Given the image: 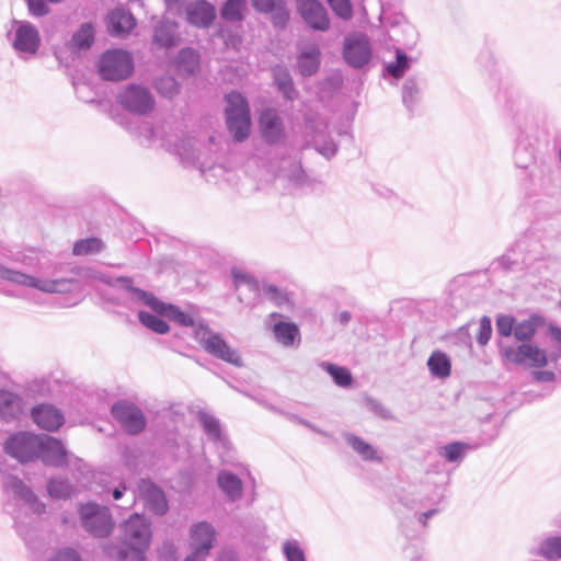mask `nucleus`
<instances>
[{"instance_id":"obj_11","label":"nucleus","mask_w":561,"mask_h":561,"mask_svg":"<svg viewBox=\"0 0 561 561\" xmlns=\"http://www.w3.org/2000/svg\"><path fill=\"white\" fill-rule=\"evenodd\" d=\"M118 103L129 113L146 115L154 107L151 92L139 84L126 85L117 95Z\"/></svg>"},{"instance_id":"obj_19","label":"nucleus","mask_w":561,"mask_h":561,"mask_svg":"<svg viewBox=\"0 0 561 561\" xmlns=\"http://www.w3.org/2000/svg\"><path fill=\"white\" fill-rule=\"evenodd\" d=\"M216 531L207 522H199L191 528L192 554L207 556L214 545Z\"/></svg>"},{"instance_id":"obj_46","label":"nucleus","mask_w":561,"mask_h":561,"mask_svg":"<svg viewBox=\"0 0 561 561\" xmlns=\"http://www.w3.org/2000/svg\"><path fill=\"white\" fill-rule=\"evenodd\" d=\"M138 318L141 324L156 333L164 334L169 331L168 323L160 319L158 314H152L147 311H139Z\"/></svg>"},{"instance_id":"obj_26","label":"nucleus","mask_w":561,"mask_h":561,"mask_svg":"<svg viewBox=\"0 0 561 561\" xmlns=\"http://www.w3.org/2000/svg\"><path fill=\"white\" fill-rule=\"evenodd\" d=\"M135 25L136 21L133 14L123 8H117L107 15V28L112 35H126Z\"/></svg>"},{"instance_id":"obj_31","label":"nucleus","mask_w":561,"mask_h":561,"mask_svg":"<svg viewBox=\"0 0 561 561\" xmlns=\"http://www.w3.org/2000/svg\"><path fill=\"white\" fill-rule=\"evenodd\" d=\"M479 447V444L454 442L438 448V455L448 462H460L466 455Z\"/></svg>"},{"instance_id":"obj_37","label":"nucleus","mask_w":561,"mask_h":561,"mask_svg":"<svg viewBox=\"0 0 561 561\" xmlns=\"http://www.w3.org/2000/svg\"><path fill=\"white\" fill-rule=\"evenodd\" d=\"M534 554L548 560L561 559V537L552 536L542 539Z\"/></svg>"},{"instance_id":"obj_24","label":"nucleus","mask_w":561,"mask_h":561,"mask_svg":"<svg viewBox=\"0 0 561 561\" xmlns=\"http://www.w3.org/2000/svg\"><path fill=\"white\" fill-rule=\"evenodd\" d=\"M528 249L527 240L516 241L502 256L493 262V268L507 272L526 262L524 252Z\"/></svg>"},{"instance_id":"obj_23","label":"nucleus","mask_w":561,"mask_h":561,"mask_svg":"<svg viewBox=\"0 0 561 561\" xmlns=\"http://www.w3.org/2000/svg\"><path fill=\"white\" fill-rule=\"evenodd\" d=\"M186 19L197 27H208L215 19V8L205 0L190 3L186 7Z\"/></svg>"},{"instance_id":"obj_61","label":"nucleus","mask_w":561,"mask_h":561,"mask_svg":"<svg viewBox=\"0 0 561 561\" xmlns=\"http://www.w3.org/2000/svg\"><path fill=\"white\" fill-rule=\"evenodd\" d=\"M218 561H238V557L232 549H224L218 554Z\"/></svg>"},{"instance_id":"obj_29","label":"nucleus","mask_w":561,"mask_h":561,"mask_svg":"<svg viewBox=\"0 0 561 561\" xmlns=\"http://www.w3.org/2000/svg\"><path fill=\"white\" fill-rule=\"evenodd\" d=\"M426 365L433 378L446 379L451 374L450 358L439 350L434 351L430 355Z\"/></svg>"},{"instance_id":"obj_59","label":"nucleus","mask_w":561,"mask_h":561,"mask_svg":"<svg viewBox=\"0 0 561 561\" xmlns=\"http://www.w3.org/2000/svg\"><path fill=\"white\" fill-rule=\"evenodd\" d=\"M50 561H82L76 550L71 548H64L58 550Z\"/></svg>"},{"instance_id":"obj_17","label":"nucleus","mask_w":561,"mask_h":561,"mask_svg":"<svg viewBox=\"0 0 561 561\" xmlns=\"http://www.w3.org/2000/svg\"><path fill=\"white\" fill-rule=\"evenodd\" d=\"M7 493L12 494L15 499L23 502L35 514L45 512V504L38 501L33 491L16 477H8L4 481Z\"/></svg>"},{"instance_id":"obj_53","label":"nucleus","mask_w":561,"mask_h":561,"mask_svg":"<svg viewBox=\"0 0 561 561\" xmlns=\"http://www.w3.org/2000/svg\"><path fill=\"white\" fill-rule=\"evenodd\" d=\"M27 5V11L33 18H42L50 12L47 0H24Z\"/></svg>"},{"instance_id":"obj_54","label":"nucleus","mask_w":561,"mask_h":561,"mask_svg":"<svg viewBox=\"0 0 561 561\" xmlns=\"http://www.w3.org/2000/svg\"><path fill=\"white\" fill-rule=\"evenodd\" d=\"M517 148L515 150V163L519 168H527L529 163L533 161V152L523 146V140L520 137L517 139Z\"/></svg>"},{"instance_id":"obj_49","label":"nucleus","mask_w":561,"mask_h":561,"mask_svg":"<svg viewBox=\"0 0 561 561\" xmlns=\"http://www.w3.org/2000/svg\"><path fill=\"white\" fill-rule=\"evenodd\" d=\"M103 249V243L98 238H89L79 240L73 245V254L88 255L98 253Z\"/></svg>"},{"instance_id":"obj_39","label":"nucleus","mask_w":561,"mask_h":561,"mask_svg":"<svg viewBox=\"0 0 561 561\" xmlns=\"http://www.w3.org/2000/svg\"><path fill=\"white\" fill-rule=\"evenodd\" d=\"M540 324V318L531 316L520 322H516L514 336L519 342H529Z\"/></svg>"},{"instance_id":"obj_34","label":"nucleus","mask_w":561,"mask_h":561,"mask_svg":"<svg viewBox=\"0 0 561 561\" xmlns=\"http://www.w3.org/2000/svg\"><path fill=\"white\" fill-rule=\"evenodd\" d=\"M443 499H444L443 490L436 489L432 496L421 499L419 501V504H414L411 506L412 508H425L427 506H434V507H430L426 512L419 515V522L423 526H426V522L428 518H431L432 516L439 513L440 510L437 508L436 506L442 502Z\"/></svg>"},{"instance_id":"obj_25","label":"nucleus","mask_w":561,"mask_h":561,"mask_svg":"<svg viewBox=\"0 0 561 561\" xmlns=\"http://www.w3.org/2000/svg\"><path fill=\"white\" fill-rule=\"evenodd\" d=\"M23 399L11 391L0 390V417L7 422L19 419L25 412Z\"/></svg>"},{"instance_id":"obj_43","label":"nucleus","mask_w":561,"mask_h":561,"mask_svg":"<svg viewBox=\"0 0 561 561\" xmlns=\"http://www.w3.org/2000/svg\"><path fill=\"white\" fill-rule=\"evenodd\" d=\"M245 5L247 0H227L220 10V15L228 21H241Z\"/></svg>"},{"instance_id":"obj_40","label":"nucleus","mask_w":561,"mask_h":561,"mask_svg":"<svg viewBox=\"0 0 561 561\" xmlns=\"http://www.w3.org/2000/svg\"><path fill=\"white\" fill-rule=\"evenodd\" d=\"M319 366L332 377L339 387L345 388L352 385L353 378L347 368L328 362H321Z\"/></svg>"},{"instance_id":"obj_4","label":"nucleus","mask_w":561,"mask_h":561,"mask_svg":"<svg viewBox=\"0 0 561 561\" xmlns=\"http://www.w3.org/2000/svg\"><path fill=\"white\" fill-rule=\"evenodd\" d=\"M122 282L124 283L125 288L129 291V296L133 301L148 306L158 314L167 317L180 325L194 327L196 329L201 324L196 323L194 313L182 311L176 306L167 305L160 301L150 293L133 287L130 279L128 278H122Z\"/></svg>"},{"instance_id":"obj_55","label":"nucleus","mask_w":561,"mask_h":561,"mask_svg":"<svg viewBox=\"0 0 561 561\" xmlns=\"http://www.w3.org/2000/svg\"><path fill=\"white\" fill-rule=\"evenodd\" d=\"M492 324L491 319L486 316L482 317L479 324V332L477 334V341L480 345H485L491 339Z\"/></svg>"},{"instance_id":"obj_2","label":"nucleus","mask_w":561,"mask_h":561,"mask_svg":"<svg viewBox=\"0 0 561 561\" xmlns=\"http://www.w3.org/2000/svg\"><path fill=\"white\" fill-rule=\"evenodd\" d=\"M122 542L130 549V554L119 551L122 561H145V551L151 541L150 522L140 514H133L121 525Z\"/></svg>"},{"instance_id":"obj_21","label":"nucleus","mask_w":561,"mask_h":561,"mask_svg":"<svg viewBox=\"0 0 561 561\" xmlns=\"http://www.w3.org/2000/svg\"><path fill=\"white\" fill-rule=\"evenodd\" d=\"M197 420L207 438L213 442L217 448H229V442L217 417L208 412L201 411L197 414Z\"/></svg>"},{"instance_id":"obj_16","label":"nucleus","mask_w":561,"mask_h":561,"mask_svg":"<svg viewBox=\"0 0 561 561\" xmlns=\"http://www.w3.org/2000/svg\"><path fill=\"white\" fill-rule=\"evenodd\" d=\"M41 443L37 459L53 467H62L67 463V451L59 439L41 434Z\"/></svg>"},{"instance_id":"obj_50","label":"nucleus","mask_w":561,"mask_h":561,"mask_svg":"<svg viewBox=\"0 0 561 561\" xmlns=\"http://www.w3.org/2000/svg\"><path fill=\"white\" fill-rule=\"evenodd\" d=\"M515 319L508 314H501L496 318L495 327L500 336L510 337L515 331Z\"/></svg>"},{"instance_id":"obj_42","label":"nucleus","mask_w":561,"mask_h":561,"mask_svg":"<svg viewBox=\"0 0 561 561\" xmlns=\"http://www.w3.org/2000/svg\"><path fill=\"white\" fill-rule=\"evenodd\" d=\"M233 284L237 290L245 287L253 296H256L260 291L259 282L249 273L238 268H233L232 272Z\"/></svg>"},{"instance_id":"obj_12","label":"nucleus","mask_w":561,"mask_h":561,"mask_svg":"<svg viewBox=\"0 0 561 561\" xmlns=\"http://www.w3.org/2000/svg\"><path fill=\"white\" fill-rule=\"evenodd\" d=\"M41 435L21 432L12 435L4 444L5 451L21 462L37 459Z\"/></svg>"},{"instance_id":"obj_45","label":"nucleus","mask_w":561,"mask_h":561,"mask_svg":"<svg viewBox=\"0 0 561 561\" xmlns=\"http://www.w3.org/2000/svg\"><path fill=\"white\" fill-rule=\"evenodd\" d=\"M274 80L286 99L294 100L296 98V90L293 87L290 75L286 69L280 67L275 68Z\"/></svg>"},{"instance_id":"obj_8","label":"nucleus","mask_w":561,"mask_h":561,"mask_svg":"<svg viewBox=\"0 0 561 561\" xmlns=\"http://www.w3.org/2000/svg\"><path fill=\"white\" fill-rule=\"evenodd\" d=\"M99 73L102 79L118 81L126 79L134 69V61L127 51L123 49L106 50L98 62Z\"/></svg>"},{"instance_id":"obj_7","label":"nucleus","mask_w":561,"mask_h":561,"mask_svg":"<svg viewBox=\"0 0 561 561\" xmlns=\"http://www.w3.org/2000/svg\"><path fill=\"white\" fill-rule=\"evenodd\" d=\"M194 334L195 339L210 355L237 367L242 366L238 352L230 347L219 333H215L208 327L199 324L195 329Z\"/></svg>"},{"instance_id":"obj_1","label":"nucleus","mask_w":561,"mask_h":561,"mask_svg":"<svg viewBox=\"0 0 561 561\" xmlns=\"http://www.w3.org/2000/svg\"><path fill=\"white\" fill-rule=\"evenodd\" d=\"M0 280L34 288L45 294H60L62 296L58 305L65 308L78 305L83 298L82 285L78 279L45 278L0 265Z\"/></svg>"},{"instance_id":"obj_36","label":"nucleus","mask_w":561,"mask_h":561,"mask_svg":"<svg viewBox=\"0 0 561 561\" xmlns=\"http://www.w3.org/2000/svg\"><path fill=\"white\" fill-rule=\"evenodd\" d=\"M199 58L192 48H183L179 51L175 60V67L182 75H192L198 68Z\"/></svg>"},{"instance_id":"obj_9","label":"nucleus","mask_w":561,"mask_h":561,"mask_svg":"<svg viewBox=\"0 0 561 561\" xmlns=\"http://www.w3.org/2000/svg\"><path fill=\"white\" fill-rule=\"evenodd\" d=\"M500 353L506 362L515 365L540 368L548 363L546 352L530 343H523L517 346L500 343Z\"/></svg>"},{"instance_id":"obj_57","label":"nucleus","mask_w":561,"mask_h":561,"mask_svg":"<svg viewBox=\"0 0 561 561\" xmlns=\"http://www.w3.org/2000/svg\"><path fill=\"white\" fill-rule=\"evenodd\" d=\"M289 182L297 188L304 187L308 181L307 175L299 164H295L288 174Z\"/></svg>"},{"instance_id":"obj_6","label":"nucleus","mask_w":561,"mask_h":561,"mask_svg":"<svg viewBox=\"0 0 561 561\" xmlns=\"http://www.w3.org/2000/svg\"><path fill=\"white\" fill-rule=\"evenodd\" d=\"M8 38L16 55L24 60L35 57L41 46L39 32L28 21L14 20Z\"/></svg>"},{"instance_id":"obj_52","label":"nucleus","mask_w":561,"mask_h":561,"mask_svg":"<svg viewBox=\"0 0 561 561\" xmlns=\"http://www.w3.org/2000/svg\"><path fill=\"white\" fill-rule=\"evenodd\" d=\"M157 90L160 94L172 98L179 92V84L172 77H162L157 81Z\"/></svg>"},{"instance_id":"obj_60","label":"nucleus","mask_w":561,"mask_h":561,"mask_svg":"<svg viewBox=\"0 0 561 561\" xmlns=\"http://www.w3.org/2000/svg\"><path fill=\"white\" fill-rule=\"evenodd\" d=\"M274 13V24L277 27H284L288 20V12L280 4V1L277 2L276 8L273 10Z\"/></svg>"},{"instance_id":"obj_51","label":"nucleus","mask_w":561,"mask_h":561,"mask_svg":"<svg viewBox=\"0 0 561 561\" xmlns=\"http://www.w3.org/2000/svg\"><path fill=\"white\" fill-rule=\"evenodd\" d=\"M332 11L343 20H350L353 15V8L350 0H327Z\"/></svg>"},{"instance_id":"obj_48","label":"nucleus","mask_w":561,"mask_h":561,"mask_svg":"<svg viewBox=\"0 0 561 561\" xmlns=\"http://www.w3.org/2000/svg\"><path fill=\"white\" fill-rule=\"evenodd\" d=\"M410 68V60L405 53H403L400 49H397L396 51V61L389 62L386 66V69L389 75L392 77L399 79L403 77L405 71Z\"/></svg>"},{"instance_id":"obj_56","label":"nucleus","mask_w":561,"mask_h":561,"mask_svg":"<svg viewBox=\"0 0 561 561\" xmlns=\"http://www.w3.org/2000/svg\"><path fill=\"white\" fill-rule=\"evenodd\" d=\"M314 147L325 158L333 157L337 151L336 144L331 139L320 140V139L316 138Z\"/></svg>"},{"instance_id":"obj_30","label":"nucleus","mask_w":561,"mask_h":561,"mask_svg":"<svg viewBox=\"0 0 561 561\" xmlns=\"http://www.w3.org/2000/svg\"><path fill=\"white\" fill-rule=\"evenodd\" d=\"M344 438L347 442V444L353 448V450L360 456L363 460L376 462L382 461V457L379 454V451L373 445L365 442L359 436L347 433L344 435Z\"/></svg>"},{"instance_id":"obj_44","label":"nucleus","mask_w":561,"mask_h":561,"mask_svg":"<svg viewBox=\"0 0 561 561\" xmlns=\"http://www.w3.org/2000/svg\"><path fill=\"white\" fill-rule=\"evenodd\" d=\"M257 295L264 296L266 299L273 301L278 307L291 305L288 295L272 284H263L260 286V291Z\"/></svg>"},{"instance_id":"obj_62","label":"nucleus","mask_w":561,"mask_h":561,"mask_svg":"<svg viewBox=\"0 0 561 561\" xmlns=\"http://www.w3.org/2000/svg\"><path fill=\"white\" fill-rule=\"evenodd\" d=\"M352 319V316L348 311L343 310L339 311L334 316V320L339 322L341 325H346Z\"/></svg>"},{"instance_id":"obj_63","label":"nucleus","mask_w":561,"mask_h":561,"mask_svg":"<svg viewBox=\"0 0 561 561\" xmlns=\"http://www.w3.org/2000/svg\"><path fill=\"white\" fill-rule=\"evenodd\" d=\"M536 378L541 381H550L554 378V374L551 371H538L535 374Z\"/></svg>"},{"instance_id":"obj_32","label":"nucleus","mask_w":561,"mask_h":561,"mask_svg":"<svg viewBox=\"0 0 561 561\" xmlns=\"http://www.w3.org/2000/svg\"><path fill=\"white\" fill-rule=\"evenodd\" d=\"M275 340L283 346L289 347L295 345L300 339L298 327L293 322L278 321L272 328Z\"/></svg>"},{"instance_id":"obj_27","label":"nucleus","mask_w":561,"mask_h":561,"mask_svg":"<svg viewBox=\"0 0 561 561\" xmlns=\"http://www.w3.org/2000/svg\"><path fill=\"white\" fill-rule=\"evenodd\" d=\"M179 39L178 24L175 22L163 20L154 27L152 39L154 47L168 49L174 47Z\"/></svg>"},{"instance_id":"obj_41","label":"nucleus","mask_w":561,"mask_h":561,"mask_svg":"<svg viewBox=\"0 0 561 561\" xmlns=\"http://www.w3.org/2000/svg\"><path fill=\"white\" fill-rule=\"evenodd\" d=\"M94 42V27L91 23H83L72 35L70 45L76 49H87Z\"/></svg>"},{"instance_id":"obj_22","label":"nucleus","mask_w":561,"mask_h":561,"mask_svg":"<svg viewBox=\"0 0 561 561\" xmlns=\"http://www.w3.org/2000/svg\"><path fill=\"white\" fill-rule=\"evenodd\" d=\"M260 127L264 139L270 144L278 142L283 139V123L275 110H265L260 116Z\"/></svg>"},{"instance_id":"obj_33","label":"nucleus","mask_w":561,"mask_h":561,"mask_svg":"<svg viewBox=\"0 0 561 561\" xmlns=\"http://www.w3.org/2000/svg\"><path fill=\"white\" fill-rule=\"evenodd\" d=\"M47 492L51 499L67 500L76 495L79 490L62 478H53L47 482Z\"/></svg>"},{"instance_id":"obj_20","label":"nucleus","mask_w":561,"mask_h":561,"mask_svg":"<svg viewBox=\"0 0 561 561\" xmlns=\"http://www.w3.org/2000/svg\"><path fill=\"white\" fill-rule=\"evenodd\" d=\"M139 496L146 506L157 515H163L168 510V501L164 493L152 482L141 480L138 485Z\"/></svg>"},{"instance_id":"obj_5","label":"nucleus","mask_w":561,"mask_h":561,"mask_svg":"<svg viewBox=\"0 0 561 561\" xmlns=\"http://www.w3.org/2000/svg\"><path fill=\"white\" fill-rule=\"evenodd\" d=\"M226 119L230 134L237 141H243L250 134V110L247 100L238 92L226 95Z\"/></svg>"},{"instance_id":"obj_64","label":"nucleus","mask_w":561,"mask_h":561,"mask_svg":"<svg viewBox=\"0 0 561 561\" xmlns=\"http://www.w3.org/2000/svg\"><path fill=\"white\" fill-rule=\"evenodd\" d=\"M550 332H551L552 339L561 344V329L560 328H551Z\"/></svg>"},{"instance_id":"obj_58","label":"nucleus","mask_w":561,"mask_h":561,"mask_svg":"<svg viewBox=\"0 0 561 561\" xmlns=\"http://www.w3.org/2000/svg\"><path fill=\"white\" fill-rule=\"evenodd\" d=\"M366 405L377 416H379L383 420L392 419L390 411L388 409H386L378 400L368 398V399H366Z\"/></svg>"},{"instance_id":"obj_47","label":"nucleus","mask_w":561,"mask_h":561,"mask_svg":"<svg viewBox=\"0 0 561 561\" xmlns=\"http://www.w3.org/2000/svg\"><path fill=\"white\" fill-rule=\"evenodd\" d=\"M420 100V88L414 79H408L402 87V101L409 111H412L414 105Z\"/></svg>"},{"instance_id":"obj_3","label":"nucleus","mask_w":561,"mask_h":561,"mask_svg":"<svg viewBox=\"0 0 561 561\" xmlns=\"http://www.w3.org/2000/svg\"><path fill=\"white\" fill-rule=\"evenodd\" d=\"M149 139L160 140V146L180 157L183 163L197 164L199 161V140L190 135L170 134L164 126L149 129Z\"/></svg>"},{"instance_id":"obj_18","label":"nucleus","mask_w":561,"mask_h":561,"mask_svg":"<svg viewBox=\"0 0 561 561\" xmlns=\"http://www.w3.org/2000/svg\"><path fill=\"white\" fill-rule=\"evenodd\" d=\"M31 416L34 423L48 432L58 431L65 423L64 413L55 405L42 403L31 410Z\"/></svg>"},{"instance_id":"obj_15","label":"nucleus","mask_w":561,"mask_h":561,"mask_svg":"<svg viewBox=\"0 0 561 561\" xmlns=\"http://www.w3.org/2000/svg\"><path fill=\"white\" fill-rule=\"evenodd\" d=\"M297 9L304 21L313 30L327 31L330 20L325 8L318 0H297Z\"/></svg>"},{"instance_id":"obj_14","label":"nucleus","mask_w":561,"mask_h":561,"mask_svg":"<svg viewBox=\"0 0 561 561\" xmlns=\"http://www.w3.org/2000/svg\"><path fill=\"white\" fill-rule=\"evenodd\" d=\"M112 414L130 434H137L146 426V419L142 411L127 401H119L113 404Z\"/></svg>"},{"instance_id":"obj_13","label":"nucleus","mask_w":561,"mask_h":561,"mask_svg":"<svg viewBox=\"0 0 561 561\" xmlns=\"http://www.w3.org/2000/svg\"><path fill=\"white\" fill-rule=\"evenodd\" d=\"M343 57L353 68H362L371 58V46L368 37L363 33H353L345 37Z\"/></svg>"},{"instance_id":"obj_28","label":"nucleus","mask_w":561,"mask_h":561,"mask_svg":"<svg viewBox=\"0 0 561 561\" xmlns=\"http://www.w3.org/2000/svg\"><path fill=\"white\" fill-rule=\"evenodd\" d=\"M218 486L229 501L234 502L242 495L243 482L237 474L222 470L217 476Z\"/></svg>"},{"instance_id":"obj_35","label":"nucleus","mask_w":561,"mask_h":561,"mask_svg":"<svg viewBox=\"0 0 561 561\" xmlns=\"http://www.w3.org/2000/svg\"><path fill=\"white\" fill-rule=\"evenodd\" d=\"M320 65V50L317 46L302 51L298 57V68L302 76L313 75Z\"/></svg>"},{"instance_id":"obj_10","label":"nucleus","mask_w":561,"mask_h":561,"mask_svg":"<svg viewBox=\"0 0 561 561\" xmlns=\"http://www.w3.org/2000/svg\"><path fill=\"white\" fill-rule=\"evenodd\" d=\"M82 526L95 537H106L113 528L108 507L90 502L79 508Z\"/></svg>"},{"instance_id":"obj_38","label":"nucleus","mask_w":561,"mask_h":561,"mask_svg":"<svg viewBox=\"0 0 561 561\" xmlns=\"http://www.w3.org/2000/svg\"><path fill=\"white\" fill-rule=\"evenodd\" d=\"M280 552L285 561H307L302 543L296 538H287L280 545Z\"/></svg>"}]
</instances>
